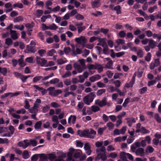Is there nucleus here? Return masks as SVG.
Segmentation results:
<instances>
[{
	"label": "nucleus",
	"mask_w": 161,
	"mask_h": 161,
	"mask_svg": "<svg viewBox=\"0 0 161 161\" xmlns=\"http://www.w3.org/2000/svg\"><path fill=\"white\" fill-rule=\"evenodd\" d=\"M154 148L150 146H148L146 149V152L147 153H152L154 151Z\"/></svg>",
	"instance_id": "21"
},
{
	"label": "nucleus",
	"mask_w": 161,
	"mask_h": 161,
	"mask_svg": "<svg viewBox=\"0 0 161 161\" xmlns=\"http://www.w3.org/2000/svg\"><path fill=\"white\" fill-rule=\"evenodd\" d=\"M75 17V18L78 20H82L84 18L83 16L79 14H77Z\"/></svg>",
	"instance_id": "58"
},
{
	"label": "nucleus",
	"mask_w": 161,
	"mask_h": 161,
	"mask_svg": "<svg viewBox=\"0 0 161 161\" xmlns=\"http://www.w3.org/2000/svg\"><path fill=\"white\" fill-rule=\"evenodd\" d=\"M148 45L152 49L154 48L156 46V42L152 39H150Z\"/></svg>",
	"instance_id": "14"
},
{
	"label": "nucleus",
	"mask_w": 161,
	"mask_h": 161,
	"mask_svg": "<svg viewBox=\"0 0 161 161\" xmlns=\"http://www.w3.org/2000/svg\"><path fill=\"white\" fill-rule=\"evenodd\" d=\"M100 110V108L98 106L94 105L92 106V110L93 112H96Z\"/></svg>",
	"instance_id": "35"
},
{
	"label": "nucleus",
	"mask_w": 161,
	"mask_h": 161,
	"mask_svg": "<svg viewBox=\"0 0 161 161\" xmlns=\"http://www.w3.org/2000/svg\"><path fill=\"white\" fill-rule=\"evenodd\" d=\"M59 79L58 78H55L51 80L49 82L51 84H55L59 82Z\"/></svg>",
	"instance_id": "55"
},
{
	"label": "nucleus",
	"mask_w": 161,
	"mask_h": 161,
	"mask_svg": "<svg viewBox=\"0 0 161 161\" xmlns=\"http://www.w3.org/2000/svg\"><path fill=\"white\" fill-rule=\"evenodd\" d=\"M108 62L107 63L106 66L108 69H112L113 67H112L113 65V62L112 61L111 59L109 58H105Z\"/></svg>",
	"instance_id": "12"
},
{
	"label": "nucleus",
	"mask_w": 161,
	"mask_h": 161,
	"mask_svg": "<svg viewBox=\"0 0 161 161\" xmlns=\"http://www.w3.org/2000/svg\"><path fill=\"white\" fill-rule=\"evenodd\" d=\"M77 134L79 135L80 137H83L91 139H93L96 134V131L92 129L90 130L87 129L82 131L78 130L77 132Z\"/></svg>",
	"instance_id": "1"
},
{
	"label": "nucleus",
	"mask_w": 161,
	"mask_h": 161,
	"mask_svg": "<svg viewBox=\"0 0 161 161\" xmlns=\"http://www.w3.org/2000/svg\"><path fill=\"white\" fill-rule=\"evenodd\" d=\"M86 67H83V66H81L79 65H77L76 69H77V71L79 73L81 72Z\"/></svg>",
	"instance_id": "44"
},
{
	"label": "nucleus",
	"mask_w": 161,
	"mask_h": 161,
	"mask_svg": "<svg viewBox=\"0 0 161 161\" xmlns=\"http://www.w3.org/2000/svg\"><path fill=\"white\" fill-rule=\"evenodd\" d=\"M14 27L16 29L19 30L20 31L22 30L24 28V26L23 25H15Z\"/></svg>",
	"instance_id": "56"
},
{
	"label": "nucleus",
	"mask_w": 161,
	"mask_h": 161,
	"mask_svg": "<svg viewBox=\"0 0 161 161\" xmlns=\"http://www.w3.org/2000/svg\"><path fill=\"white\" fill-rule=\"evenodd\" d=\"M77 28L78 30V32L79 33H80L82 31L85 29L86 27L85 26H78Z\"/></svg>",
	"instance_id": "54"
},
{
	"label": "nucleus",
	"mask_w": 161,
	"mask_h": 161,
	"mask_svg": "<svg viewBox=\"0 0 161 161\" xmlns=\"http://www.w3.org/2000/svg\"><path fill=\"white\" fill-rule=\"evenodd\" d=\"M106 92V89H102L98 90L96 93L97 96H100L102 94L105 93Z\"/></svg>",
	"instance_id": "23"
},
{
	"label": "nucleus",
	"mask_w": 161,
	"mask_h": 161,
	"mask_svg": "<svg viewBox=\"0 0 161 161\" xmlns=\"http://www.w3.org/2000/svg\"><path fill=\"white\" fill-rule=\"evenodd\" d=\"M10 34L11 35V37L13 40H16L18 38V36L16 33V31H15L10 29Z\"/></svg>",
	"instance_id": "13"
},
{
	"label": "nucleus",
	"mask_w": 161,
	"mask_h": 161,
	"mask_svg": "<svg viewBox=\"0 0 161 161\" xmlns=\"http://www.w3.org/2000/svg\"><path fill=\"white\" fill-rule=\"evenodd\" d=\"M75 142L77 147H83V143L80 140H76Z\"/></svg>",
	"instance_id": "27"
},
{
	"label": "nucleus",
	"mask_w": 161,
	"mask_h": 161,
	"mask_svg": "<svg viewBox=\"0 0 161 161\" xmlns=\"http://www.w3.org/2000/svg\"><path fill=\"white\" fill-rule=\"evenodd\" d=\"M62 92V91L60 89L55 90L53 92V96H55L61 93Z\"/></svg>",
	"instance_id": "53"
},
{
	"label": "nucleus",
	"mask_w": 161,
	"mask_h": 161,
	"mask_svg": "<svg viewBox=\"0 0 161 161\" xmlns=\"http://www.w3.org/2000/svg\"><path fill=\"white\" fill-rule=\"evenodd\" d=\"M42 123L41 121L37 122L34 125V127L36 129H39L40 128Z\"/></svg>",
	"instance_id": "33"
},
{
	"label": "nucleus",
	"mask_w": 161,
	"mask_h": 161,
	"mask_svg": "<svg viewBox=\"0 0 161 161\" xmlns=\"http://www.w3.org/2000/svg\"><path fill=\"white\" fill-rule=\"evenodd\" d=\"M39 105L37 103H34L33 106L29 109L31 113H37L38 111L37 108L38 107Z\"/></svg>",
	"instance_id": "8"
},
{
	"label": "nucleus",
	"mask_w": 161,
	"mask_h": 161,
	"mask_svg": "<svg viewBox=\"0 0 161 161\" xmlns=\"http://www.w3.org/2000/svg\"><path fill=\"white\" fill-rule=\"evenodd\" d=\"M117 154L115 152L111 153L108 155V157H111L113 158H114L117 157Z\"/></svg>",
	"instance_id": "48"
},
{
	"label": "nucleus",
	"mask_w": 161,
	"mask_h": 161,
	"mask_svg": "<svg viewBox=\"0 0 161 161\" xmlns=\"http://www.w3.org/2000/svg\"><path fill=\"white\" fill-rule=\"evenodd\" d=\"M38 53L42 57L46 53V51L44 50L41 49L38 50Z\"/></svg>",
	"instance_id": "46"
},
{
	"label": "nucleus",
	"mask_w": 161,
	"mask_h": 161,
	"mask_svg": "<svg viewBox=\"0 0 161 161\" xmlns=\"http://www.w3.org/2000/svg\"><path fill=\"white\" fill-rule=\"evenodd\" d=\"M36 51V50L33 46L27 45L26 47V49L24 51L26 53H34Z\"/></svg>",
	"instance_id": "6"
},
{
	"label": "nucleus",
	"mask_w": 161,
	"mask_h": 161,
	"mask_svg": "<svg viewBox=\"0 0 161 161\" xmlns=\"http://www.w3.org/2000/svg\"><path fill=\"white\" fill-rule=\"evenodd\" d=\"M151 57V54L149 52L148 53L147 55L145 57V60L147 62L150 61Z\"/></svg>",
	"instance_id": "39"
},
{
	"label": "nucleus",
	"mask_w": 161,
	"mask_h": 161,
	"mask_svg": "<svg viewBox=\"0 0 161 161\" xmlns=\"http://www.w3.org/2000/svg\"><path fill=\"white\" fill-rule=\"evenodd\" d=\"M51 16L50 15H49L47 16L46 15H43L41 18V21L42 22H44L45 21V20L46 19L48 18H51Z\"/></svg>",
	"instance_id": "41"
},
{
	"label": "nucleus",
	"mask_w": 161,
	"mask_h": 161,
	"mask_svg": "<svg viewBox=\"0 0 161 161\" xmlns=\"http://www.w3.org/2000/svg\"><path fill=\"white\" fill-rule=\"evenodd\" d=\"M56 52V51L54 49H51L48 52L47 54V56H52L53 55V53Z\"/></svg>",
	"instance_id": "63"
},
{
	"label": "nucleus",
	"mask_w": 161,
	"mask_h": 161,
	"mask_svg": "<svg viewBox=\"0 0 161 161\" xmlns=\"http://www.w3.org/2000/svg\"><path fill=\"white\" fill-rule=\"evenodd\" d=\"M42 78V76H35L33 79V82L34 83H36L40 80Z\"/></svg>",
	"instance_id": "36"
},
{
	"label": "nucleus",
	"mask_w": 161,
	"mask_h": 161,
	"mask_svg": "<svg viewBox=\"0 0 161 161\" xmlns=\"http://www.w3.org/2000/svg\"><path fill=\"white\" fill-rule=\"evenodd\" d=\"M100 0H94V1H92L91 4L93 8H97L100 7Z\"/></svg>",
	"instance_id": "11"
},
{
	"label": "nucleus",
	"mask_w": 161,
	"mask_h": 161,
	"mask_svg": "<svg viewBox=\"0 0 161 161\" xmlns=\"http://www.w3.org/2000/svg\"><path fill=\"white\" fill-rule=\"evenodd\" d=\"M38 154H35L33 155L31 157V160L32 161H37L38 158Z\"/></svg>",
	"instance_id": "61"
},
{
	"label": "nucleus",
	"mask_w": 161,
	"mask_h": 161,
	"mask_svg": "<svg viewBox=\"0 0 161 161\" xmlns=\"http://www.w3.org/2000/svg\"><path fill=\"white\" fill-rule=\"evenodd\" d=\"M114 10L116 11V14L118 15L121 14L122 13L121 7L119 5L115 7Z\"/></svg>",
	"instance_id": "18"
},
{
	"label": "nucleus",
	"mask_w": 161,
	"mask_h": 161,
	"mask_svg": "<svg viewBox=\"0 0 161 161\" xmlns=\"http://www.w3.org/2000/svg\"><path fill=\"white\" fill-rule=\"evenodd\" d=\"M96 153H99L101 152L103 153H106V150L105 147L104 146H103L100 147V148H97L96 150Z\"/></svg>",
	"instance_id": "17"
},
{
	"label": "nucleus",
	"mask_w": 161,
	"mask_h": 161,
	"mask_svg": "<svg viewBox=\"0 0 161 161\" xmlns=\"http://www.w3.org/2000/svg\"><path fill=\"white\" fill-rule=\"evenodd\" d=\"M52 121L53 122H55L57 124L59 123V121H58V117L56 115H53L52 117Z\"/></svg>",
	"instance_id": "43"
},
{
	"label": "nucleus",
	"mask_w": 161,
	"mask_h": 161,
	"mask_svg": "<svg viewBox=\"0 0 161 161\" xmlns=\"http://www.w3.org/2000/svg\"><path fill=\"white\" fill-rule=\"evenodd\" d=\"M36 63L42 66H44L47 63V61L44 58H42L40 57H36Z\"/></svg>",
	"instance_id": "5"
},
{
	"label": "nucleus",
	"mask_w": 161,
	"mask_h": 161,
	"mask_svg": "<svg viewBox=\"0 0 161 161\" xmlns=\"http://www.w3.org/2000/svg\"><path fill=\"white\" fill-rule=\"evenodd\" d=\"M107 101V98L104 97L101 101L97 99L95 101V104L98 105L100 107H103L106 105V102Z\"/></svg>",
	"instance_id": "3"
},
{
	"label": "nucleus",
	"mask_w": 161,
	"mask_h": 161,
	"mask_svg": "<svg viewBox=\"0 0 161 161\" xmlns=\"http://www.w3.org/2000/svg\"><path fill=\"white\" fill-rule=\"evenodd\" d=\"M126 35V33L124 31H121L119 33V36L121 38L124 37Z\"/></svg>",
	"instance_id": "49"
},
{
	"label": "nucleus",
	"mask_w": 161,
	"mask_h": 161,
	"mask_svg": "<svg viewBox=\"0 0 161 161\" xmlns=\"http://www.w3.org/2000/svg\"><path fill=\"white\" fill-rule=\"evenodd\" d=\"M154 119L158 123H161V117H160L158 114H155L154 115Z\"/></svg>",
	"instance_id": "32"
},
{
	"label": "nucleus",
	"mask_w": 161,
	"mask_h": 161,
	"mask_svg": "<svg viewBox=\"0 0 161 161\" xmlns=\"http://www.w3.org/2000/svg\"><path fill=\"white\" fill-rule=\"evenodd\" d=\"M89 96H85L84 98H83V102L84 103L88 105L90 104V103L91 102H90V100L89 97H88Z\"/></svg>",
	"instance_id": "20"
},
{
	"label": "nucleus",
	"mask_w": 161,
	"mask_h": 161,
	"mask_svg": "<svg viewBox=\"0 0 161 161\" xmlns=\"http://www.w3.org/2000/svg\"><path fill=\"white\" fill-rule=\"evenodd\" d=\"M33 87L38 91H41L42 94V95H44L46 93V90L43 88L42 87H40L37 85H34Z\"/></svg>",
	"instance_id": "15"
},
{
	"label": "nucleus",
	"mask_w": 161,
	"mask_h": 161,
	"mask_svg": "<svg viewBox=\"0 0 161 161\" xmlns=\"http://www.w3.org/2000/svg\"><path fill=\"white\" fill-rule=\"evenodd\" d=\"M23 157L24 159H27L29 158V155L27 150L24 151L22 154Z\"/></svg>",
	"instance_id": "29"
},
{
	"label": "nucleus",
	"mask_w": 161,
	"mask_h": 161,
	"mask_svg": "<svg viewBox=\"0 0 161 161\" xmlns=\"http://www.w3.org/2000/svg\"><path fill=\"white\" fill-rule=\"evenodd\" d=\"M19 64L21 67H24L25 65V64L23 62V59L22 58H20L18 60Z\"/></svg>",
	"instance_id": "62"
},
{
	"label": "nucleus",
	"mask_w": 161,
	"mask_h": 161,
	"mask_svg": "<svg viewBox=\"0 0 161 161\" xmlns=\"http://www.w3.org/2000/svg\"><path fill=\"white\" fill-rule=\"evenodd\" d=\"M13 41L10 38H8L6 39L5 44L8 45H11Z\"/></svg>",
	"instance_id": "47"
},
{
	"label": "nucleus",
	"mask_w": 161,
	"mask_h": 161,
	"mask_svg": "<svg viewBox=\"0 0 161 161\" xmlns=\"http://www.w3.org/2000/svg\"><path fill=\"white\" fill-rule=\"evenodd\" d=\"M135 153L137 156H144V150L142 148H138L136 150Z\"/></svg>",
	"instance_id": "10"
},
{
	"label": "nucleus",
	"mask_w": 161,
	"mask_h": 161,
	"mask_svg": "<svg viewBox=\"0 0 161 161\" xmlns=\"http://www.w3.org/2000/svg\"><path fill=\"white\" fill-rule=\"evenodd\" d=\"M14 7H18L20 8H23V5L21 3H16L13 5Z\"/></svg>",
	"instance_id": "50"
},
{
	"label": "nucleus",
	"mask_w": 161,
	"mask_h": 161,
	"mask_svg": "<svg viewBox=\"0 0 161 161\" xmlns=\"http://www.w3.org/2000/svg\"><path fill=\"white\" fill-rule=\"evenodd\" d=\"M144 69H139L138 71L137 77L138 78H141Z\"/></svg>",
	"instance_id": "30"
},
{
	"label": "nucleus",
	"mask_w": 161,
	"mask_h": 161,
	"mask_svg": "<svg viewBox=\"0 0 161 161\" xmlns=\"http://www.w3.org/2000/svg\"><path fill=\"white\" fill-rule=\"evenodd\" d=\"M43 11L42 10L37 9L36 12V15L38 17H40L43 14Z\"/></svg>",
	"instance_id": "37"
},
{
	"label": "nucleus",
	"mask_w": 161,
	"mask_h": 161,
	"mask_svg": "<svg viewBox=\"0 0 161 161\" xmlns=\"http://www.w3.org/2000/svg\"><path fill=\"white\" fill-rule=\"evenodd\" d=\"M31 76H33L28 75L27 76H25L22 75V76H21L20 79L22 80V82H25L26 81V80L27 78Z\"/></svg>",
	"instance_id": "34"
},
{
	"label": "nucleus",
	"mask_w": 161,
	"mask_h": 161,
	"mask_svg": "<svg viewBox=\"0 0 161 161\" xmlns=\"http://www.w3.org/2000/svg\"><path fill=\"white\" fill-rule=\"evenodd\" d=\"M75 42L79 44L84 45L86 42V40L84 37L76 38L75 39Z\"/></svg>",
	"instance_id": "7"
},
{
	"label": "nucleus",
	"mask_w": 161,
	"mask_h": 161,
	"mask_svg": "<svg viewBox=\"0 0 161 161\" xmlns=\"http://www.w3.org/2000/svg\"><path fill=\"white\" fill-rule=\"evenodd\" d=\"M109 30L108 29H104V28H101L100 30V31L103 33L104 34H106L108 32Z\"/></svg>",
	"instance_id": "45"
},
{
	"label": "nucleus",
	"mask_w": 161,
	"mask_h": 161,
	"mask_svg": "<svg viewBox=\"0 0 161 161\" xmlns=\"http://www.w3.org/2000/svg\"><path fill=\"white\" fill-rule=\"evenodd\" d=\"M58 27L54 24L53 23L49 26V29L51 30H56Z\"/></svg>",
	"instance_id": "42"
},
{
	"label": "nucleus",
	"mask_w": 161,
	"mask_h": 161,
	"mask_svg": "<svg viewBox=\"0 0 161 161\" xmlns=\"http://www.w3.org/2000/svg\"><path fill=\"white\" fill-rule=\"evenodd\" d=\"M150 131L146 129V128L143 126L141 127V133L142 134H146L149 133Z\"/></svg>",
	"instance_id": "24"
},
{
	"label": "nucleus",
	"mask_w": 161,
	"mask_h": 161,
	"mask_svg": "<svg viewBox=\"0 0 161 161\" xmlns=\"http://www.w3.org/2000/svg\"><path fill=\"white\" fill-rule=\"evenodd\" d=\"M56 158V156L55 155L52 154H48L49 158L50 161H54V159Z\"/></svg>",
	"instance_id": "38"
},
{
	"label": "nucleus",
	"mask_w": 161,
	"mask_h": 161,
	"mask_svg": "<svg viewBox=\"0 0 161 161\" xmlns=\"http://www.w3.org/2000/svg\"><path fill=\"white\" fill-rule=\"evenodd\" d=\"M107 128L106 127H104L103 128H99L97 130L98 134L100 135L103 134V132L106 130Z\"/></svg>",
	"instance_id": "26"
},
{
	"label": "nucleus",
	"mask_w": 161,
	"mask_h": 161,
	"mask_svg": "<svg viewBox=\"0 0 161 161\" xmlns=\"http://www.w3.org/2000/svg\"><path fill=\"white\" fill-rule=\"evenodd\" d=\"M126 39H131V40L133 38L134 36L132 34L131 32H128L126 34Z\"/></svg>",
	"instance_id": "57"
},
{
	"label": "nucleus",
	"mask_w": 161,
	"mask_h": 161,
	"mask_svg": "<svg viewBox=\"0 0 161 161\" xmlns=\"http://www.w3.org/2000/svg\"><path fill=\"white\" fill-rule=\"evenodd\" d=\"M40 156V159L41 160H46L48 159V157L43 154H39Z\"/></svg>",
	"instance_id": "52"
},
{
	"label": "nucleus",
	"mask_w": 161,
	"mask_h": 161,
	"mask_svg": "<svg viewBox=\"0 0 161 161\" xmlns=\"http://www.w3.org/2000/svg\"><path fill=\"white\" fill-rule=\"evenodd\" d=\"M84 104L82 102H79L77 106L78 107V110L79 111H80L81 109L84 107Z\"/></svg>",
	"instance_id": "31"
},
{
	"label": "nucleus",
	"mask_w": 161,
	"mask_h": 161,
	"mask_svg": "<svg viewBox=\"0 0 161 161\" xmlns=\"http://www.w3.org/2000/svg\"><path fill=\"white\" fill-rule=\"evenodd\" d=\"M160 64L159 59V58H156L154 59V62H152L150 65V69H153L155 67L159 65Z\"/></svg>",
	"instance_id": "4"
},
{
	"label": "nucleus",
	"mask_w": 161,
	"mask_h": 161,
	"mask_svg": "<svg viewBox=\"0 0 161 161\" xmlns=\"http://www.w3.org/2000/svg\"><path fill=\"white\" fill-rule=\"evenodd\" d=\"M7 69L6 68H2L0 72L3 74V75H5L7 73Z\"/></svg>",
	"instance_id": "60"
},
{
	"label": "nucleus",
	"mask_w": 161,
	"mask_h": 161,
	"mask_svg": "<svg viewBox=\"0 0 161 161\" xmlns=\"http://www.w3.org/2000/svg\"><path fill=\"white\" fill-rule=\"evenodd\" d=\"M107 126L109 130H112L114 127V124L111 122H109L107 124Z\"/></svg>",
	"instance_id": "28"
},
{
	"label": "nucleus",
	"mask_w": 161,
	"mask_h": 161,
	"mask_svg": "<svg viewBox=\"0 0 161 161\" xmlns=\"http://www.w3.org/2000/svg\"><path fill=\"white\" fill-rule=\"evenodd\" d=\"M87 96H89L90 102H92L94 98L96 97L95 93L94 92H91Z\"/></svg>",
	"instance_id": "25"
},
{
	"label": "nucleus",
	"mask_w": 161,
	"mask_h": 161,
	"mask_svg": "<svg viewBox=\"0 0 161 161\" xmlns=\"http://www.w3.org/2000/svg\"><path fill=\"white\" fill-rule=\"evenodd\" d=\"M126 119L127 120V124L130 127L132 126V123H135L136 122L135 119L133 117L127 118Z\"/></svg>",
	"instance_id": "9"
},
{
	"label": "nucleus",
	"mask_w": 161,
	"mask_h": 161,
	"mask_svg": "<svg viewBox=\"0 0 161 161\" xmlns=\"http://www.w3.org/2000/svg\"><path fill=\"white\" fill-rule=\"evenodd\" d=\"M146 36L148 37H151L153 35V34L152 31L150 30H148L146 31Z\"/></svg>",
	"instance_id": "64"
},
{
	"label": "nucleus",
	"mask_w": 161,
	"mask_h": 161,
	"mask_svg": "<svg viewBox=\"0 0 161 161\" xmlns=\"http://www.w3.org/2000/svg\"><path fill=\"white\" fill-rule=\"evenodd\" d=\"M147 87L145 86L143 87L142 88L139 89L138 91L139 92L141 95H142L146 92L147 91Z\"/></svg>",
	"instance_id": "19"
},
{
	"label": "nucleus",
	"mask_w": 161,
	"mask_h": 161,
	"mask_svg": "<svg viewBox=\"0 0 161 161\" xmlns=\"http://www.w3.org/2000/svg\"><path fill=\"white\" fill-rule=\"evenodd\" d=\"M127 153L124 152H121L119 154L120 158L124 161H127Z\"/></svg>",
	"instance_id": "16"
},
{
	"label": "nucleus",
	"mask_w": 161,
	"mask_h": 161,
	"mask_svg": "<svg viewBox=\"0 0 161 161\" xmlns=\"http://www.w3.org/2000/svg\"><path fill=\"white\" fill-rule=\"evenodd\" d=\"M106 73L109 79L112 78L114 74V73L112 72L110 70L107 71Z\"/></svg>",
	"instance_id": "51"
},
{
	"label": "nucleus",
	"mask_w": 161,
	"mask_h": 161,
	"mask_svg": "<svg viewBox=\"0 0 161 161\" xmlns=\"http://www.w3.org/2000/svg\"><path fill=\"white\" fill-rule=\"evenodd\" d=\"M23 18L21 16H19L16 17L14 19V22H18L20 21H22L23 20Z\"/></svg>",
	"instance_id": "40"
},
{
	"label": "nucleus",
	"mask_w": 161,
	"mask_h": 161,
	"mask_svg": "<svg viewBox=\"0 0 161 161\" xmlns=\"http://www.w3.org/2000/svg\"><path fill=\"white\" fill-rule=\"evenodd\" d=\"M136 54L139 58H142L143 56V52L142 50L139 49L137 51Z\"/></svg>",
	"instance_id": "22"
},
{
	"label": "nucleus",
	"mask_w": 161,
	"mask_h": 161,
	"mask_svg": "<svg viewBox=\"0 0 161 161\" xmlns=\"http://www.w3.org/2000/svg\"><path fill=\"white\" fill-rule=\"evenodd\" d=\"M82 154V152L80 150L75 149L71 147V161L72 160L73 157L77 159L79 158Z\"/></svg>",
	"instance_id": "2"
},
{
	"label": "nucleus",
	"mask_w": 161,
	"mask_h": 161,
	"mask_svg": "<svg viewBox=\"0 0 161 161\" xmlns=\"http://www.w3.org/2000/svg\"><path fill=\"white\" fill-rule=\"evenodd\" d=\"M30 142H31V145L33 147H35L37 145V142L35 140L31 139L30 140Z\"/></svg>",
	"instance_id": "59"
}]
</instances>
